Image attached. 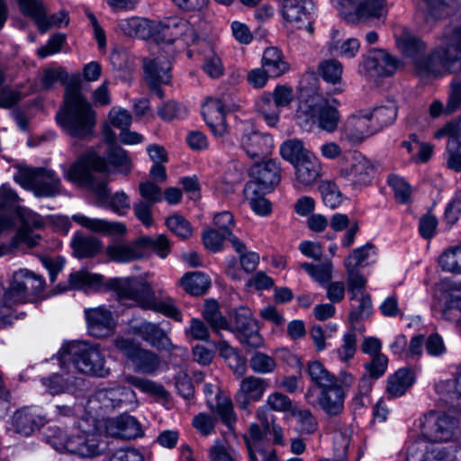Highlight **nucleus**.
<instances>
[{"mask_svg": "<svg viewBox=\"0 0 461 461\" xmlns=\"http://www.w3.org/2000/svg\"><path fill=\"white\" fill-rule=\"evenodd\" d=\"M133 332L158 349L171 351L175 346L166 332L156 323L143 321L132 327Z\"/></svg>", "mask_w": 461, "mask_h": 461, "instance_id": "obj_32", "label": "nucleus"}, {"mask_svg": "<svg viewBox=\"0 0 461 461\" xmlns=\"http://www.w3.org/2000/svg\"><path fill=\"white\" fill-rule=\"evenodd\" d=\"M105 253L110 260L117 263H129L144 257V251L140 249L139 239L131 243H114L108 245Z\"/></svg>", "mask_w": 461, "mask_h": 461, "instance_id": "obj_35", "label": "nucleus"}, {"mask_svg": "<svg viewBox=\"0 0 461 461\" xmlns=\"http://www.w3.org/2000/svg\"><path fill=\"white\" fill-rule=\"evenodd\" d=\"M312 4L307 0H285L279 6L282 17L296 29H305L309 33L313 32Z\"/></svg>", "mask_w": 461, "mask_h": 461, "instance_id": "obj_21", "label": "nucleus"}, {"mask_svg": "<svg viewBox=\"0 0 461 461\" xmlns=\"http://www.w3.org/2000/svg\"><path fill=\"white\" fill-rule=\"evenodd\" d=\"M235 334L241 344L248 348H255L263 345V339L258 333L257 321L248 308L237 309L230 317L229 329H225Z\"/></svg>", "mask_w": 461, "mask_h": 461, "instance_id": "obj_17", "label": "nucleus"}, {"mask_svg": "<svg viewBox=\"0 0 461 461\" xmlns=\"http://www.w3.org/2000/svg\"><path fill=\"white\" fill-rule=\"evenodd\" d=\"M370 122H375L377 132L383 128L393 123L397 117V105L394 102H388L385 105L375 108L366 113Z\"/></svg>", "mask_w": 461, "mask_h": 461, "instance_id": "obj_46", "label": "nucleus"}, {"mask_svg": "<svg viewBox=\"0 0 461 461\" xmlns=\"http://www.w3.org/2000/svg\"><path fill=\"white\" fill-rule=\"evenodd\" d=\"M414 382L409 369L401 368L387 379L386 392L392 398L403 395Z\"/></svg>", "mask_w": 461, "mask_h": 461, "instance_id": "obj_43", "label": "nucleus"}, {"mask_svg": "<svg viewBox=\"0 0 461 461\" xmlns=\"http://www.w3.org/2000/svg\"><path fill=\"white\" fill-rule=\"evenodd\" d=\"M319 74L328 83L337 85L341 81L342 64L337 59H326L319 64Z\"/></svg>", "mask_w": 461, "mask_h": 461, "instance_id": "obj_58", "label": "nucleus"}, {"mask_svg": "<svg viewBox=\"0 0 461 461\" xmlns=\"http://www.w3.org/2000/svg\"><path fill=\"white\" fill-rule=\"evenodd\" d=\"M441 317L451 321L461 318V292L448 295L441 310Z\"/></svg>", "mask_w": 461, "mask_h": 461, "instance_id": "obj_64", "label": "nucleus"}, {"mask_svg": "<svg viewBox=\"0 0 461 461\" xmlns=\"http://www.w3.org/2000/svg\"><path fill=\"white\" fill-rule=\"evenodd\" d=\"M59 126L69 136L85 139L91 135L96 122V113L77 86L67 88L63 108L57 113Z\"/></svg>", "mask_w": 461, "mask_h": 461, "instance_id": "obj_3", "label": "nucleus"}, {"mask_svg": "<svg viewBox=\"0 0 461 461\" xmlns=\"http://www.w3.org/2000/svg\"><path fill=\"white\" fill-rule=\"evenodd\" d=\"M311 151L307 149L300 140H288L280 146L282 158L289 161L293 166L297 164Z\"/></svg>", "mask_w": 461, "mask_h": 461, "instance_id": "obj_50", "label": "nucleus"}, {"mask_svg": "<svg viewBox=\"0 0 461 461\" xmlns=\"http://www.w3.org/2000/svg\"><path fill=\"white\" fill-rule=\"evenodd\" d=\"M294 100V90L286 85L277 86L272 94H264L258 108L267 125L274 127L279 122L280 108L287 107Z\"/></svg>", "mask_w": 461, "mask_h": 461, "instance_id": "obj_19", "label": "nucleus"}, {"mask_svg": "<svg viewBox=\"0 0 461 461\" xmlns=\"http://www.w3.org/2000/svg\"><path fill=\"white\" fill-rule=\"evenodd\" d=\"M319 189L321 194L322 201L327 207L335 209L342 203V194L334 182H322Z\"/></svg>", "mask_w": 461, "mask_h": 461, "instance_id": "obj_62", "label": "nucleus"}, {"mask_svg": "<svg viewBox=\"0 0 461 461\" xmlns=\"http://www.w3.org/2000/svg\"><path fill=\"white\" fill-rule=\"evenodd\" d=\"M59 360L63 368L70 366L74 374L76 370L97 376H104L108 373L104 356L96 344L70 342L59 351Z\"/></svg>", "mask_w": 461, "mask_h": 461, "instance_id": "obj_4", "label": "nucleus"}, {"mask_svg": "<svg viewBox=\"0 0 461 461\" xmlns=\"http://www.w3.org/2000/svg\"><path fill=\"white\" fill-rule=\"evenodd\" d=\"M436 392L450 399H457L461 396V365L458 366L456 370V376L455 379H447L440 381L435 385Z\"/></svg>", "mask_w": 461, "mask_h": 461, "instance_id": "obj_60", "label": "nucleus"}, {"mask_svg": "<svg viewBox=\"0 0 461 461\" xmlns=\"http://www.w3.org/2000/svg\"><path fill=\"white\" fill-rule=\"evenodd\" d=\"M345 398L344 389L335 382L321 388L318 405L328 416H338L344 410Z\"/></svg>", "mask_w": 461, "mask_h": 461, "instance_id": "obj_29", "label": "nucleus"}, {"mask_svg": "<svg viewBox=\"0 0 461 461\" xmlns=\"http://www.w3.org/2000/svg\"><path fill=\"white\" fill-rule=\"evenodd\" d=\"M398 49L411 58L415 69L420 76H438L442 74V65L439 62V51L436 49L430 55H425V44L409 32L396 35Z\"/></svg>", "mask_w": 461, "mask_h": 461, "instance_id": "obj_6", "label": "nucleus"}, {"mask_svg": "<svg viewBox=\"0 0 461 461\" xmlns=\"http://www.w3.org/2000/svg\"><path fill=\"white\" fill-rule=\"evenodd\" d=\"M307 373L311 380L320 388L337 382V377L332 375L318 360L307 363Z\"/></svg>", "mask_w": 461, "mask_h": 461, "instance_id": "obj_53", "label": "nucleus"}, {"mask_svg": "<svg viewBox=\"0 0 461 461\" xmlns=\"http://www.w3.org/2000/svg\"><path fill=\"white\" fill-rule=\"evenodd\" d=\"M88 404L92 410L99 408L113 411L118 408L129 411L137 407L138 400L135 392L131 388L116 386L97 390L88 401Z\"/></svg>", "mask_w": 461, "mask_h": 461, "instance_id": "obj_14", "label": "nucleus"}, {"mask_svg": "<svg viewBox=\"0 0 461 461\" xmlns=\"http://www.w3.org/2000/svg\"><path fill=\"white\" fill-rule=\"evenodd\" d=\"M437 49L443 69L448 73L461 71V18L452 21L447 26Z\"/></svg>", "mask_w": 461, "mask_h": 461, "instance_id": "obj_12", "label": "nucleus"}, {"mask_svg": "<svg viewBox=\"0 0 461 461\" xmlns=\"http://www.w3.org/2000/svg\"><path fill=\"white\" fill-rule=\"evenodd\" d=\"M107 435L122 439H133L140 436L141 427L138 420L130 415H120L104 422Z\"/></svg>", "mask_w": 461, "mask_h": 461, "instance_id": "obj_28", "label": "nucleus"}, {"mask_svg": "<svg viewBox=\"0 0 461 461\" xmlns=\"http://www.w3.org/2000/svg\"><path fill=\"white\" fill-rule=\"evenodd\" d=\"M119 300L131 301V305H137L144 310L162 313L167 318L181 322L182 313L171 297L157 301L155 292L149 283L135 277H116L107 282Z\"/></svg>", "mask_w": 461, "mask_h": 461, "instance_id": "obj_2", "label": "nucleus"}, {"mask_svg": "<svg viewBox=\"0 0 461 461\" xmlns=\"http://www.w3.org/2000/svg\"><path fill=\"white\" fill-rule=\"evenodd\" d=\"M72 220L90 231L104 235H122L126 232V226L119 221H110L99 218H90L83 214H74Z\"/></svg>", "mask_w": 461, "mask_h": 461, "instance_id": "obj_34", "label": "nucleus"}, {"mask_svg": "<svg viewBox=\"0 0 461 461\" xmlns=\"http://www.w3.org/2000/svg\"><path fill=\"white\" fill-rule=\"evenodd\" d=\"M203 319L208 322L212 330L219 336H221V330L223 329H229V321L222 315L219 309V304L214 300H207L204 303Z\"/></svg>", "mask_w": 461, "mask_h": 461, "instance_id": "obj_47", "label": "nucleus"}, {"mask_svg": "<svg viewBox=\"0 0 461 461\" xmlns=\"http://www.w3.org/2000/svg\"><path fill=\"white\" fill-rule=\"evenodd\" d=\"M131 362L136 372L145 375L156 373L161 365L160 358L156 353L141 347L134 355Z\"/></svg>", "mask_w": 461, "mask_h": 461, "instance_id": "obj_44", "label": "nucleus"}, {"mask_svg": "<svg viewBox=\"0 0 461 461\" xmlns=\"http://www.w3.org/2000/svg\"><path fill=\"white\" fill-rule=\"evenodd\" d=\"M203 392L210 410L219 415L229 429L233 430L237 416L231 400L222 394L217 386L210 384H204Z\"/></svg>", "mask_w": 461, "mask_h": 461, "instance_id": "obj_25", "label": "nucleus"}, {"mask_svg": "<svg viewBox=\"0 0 461 461\" xmlns=\"http://www.w3.org/2000/svg\"><path fill=\"white\" fill-rule=\"evenodd\" d=\"M90 169L97 172L105 171L107 165L104 158L95 152L86 153L69 167L66 178L71 182L86 183L96 196L103 199L106 194V182L96 181L92 176Z\"/></svg>", "mask_w": 461, "mask_h": 461, "instance_id": "obj_9", "label": "nucleus"}, {"mask_svg": "<svg viewBox=\"0 0 461 461\" xmlns=\"http://www.w3.org/2000/svg\"><path fill=\"white\" fill-rule=\"evenodd\" d=\"M47 441L58 451L67 450L81 457H94L106 448L103 425L93 417L83 418L70 433L59 427L49 429Z\"/></svg>", "mask_w": 461, "mask_h": 461, "instance_id": "obj_1", "label": "nucleus"}, {"mask_svg": "<svg viewBox=\"0 0 461 461\" xmlns=\"http://www.w3.org/2000/svg\"><path fill=\"white\" fill-rule=\"evenodd\" d=\"M294 167L297 182L305 186L312 185L321 176V162L312 152L305 155Z\"/></svg>", "mask_w": 461, "mask_h": 461, "instance_id": "obj_33", "label": "nucleus"}, {"mask_svg": "<svg viewBox=\"0 0 461 461\" xmlns=\"http://www.w3.org/2000/svg\"><path fill=\"white\" fill-rule=\"evenodd\" d=\"M117 30L131 37L149 38L153 33V23L141 17L121 19L117 22Z\"/></svg>", "mask_w": 461, "mask_h": 461, "instance_id": "obj_38", "label": "nucleus"}, {"mask_svg": "<svg viewBox=\"0 0 461 461\" xmlns=\"http://www.w3.org/2000/svg\"><path fill=\"white\" fill-rule=\"evenodd\" d=\"M293 416L296 420V430L303 435H310L314 433L318 428L316 418L309 410L294 409Z\"/></svg>", "mask_w": 461, "mask_h": 461, "instance_id": "obj_56", "label": "nucleus"}, {"mask_svg": "<svg viewBox=\"0 0 461 461\" xmlns=\"http://www.w3.org/2000/svg\"><path fill=\"white\" fill-rule=\"evenodd\" d=\"M42 422V419L28 408L17 411L13 417L14 431L23 436L31 435Z\"/></svg>", "mask_w": 461, "mask_h": 461, "instance_id": "obj_40", "label": "nucleus"}, {"mask_svg": "<svg viewBox=\"0 0 461 461\" xmlns=\"http://www.w3.org/2000/svg\"><path fill=\"white\" fill-rule=\"evenodd\" d=\"M340 15L348 23L384 18L388 9L385 0H339Z\"/></svg>", "mask_w": 461, "mask_h": 461, "instance_id": "obj_15", "label": "nucleus"}, {"mask_svg": "<svg viewBox=\"0 0 461 461\" xmlns=\"http://www.w3.org/2000/svg\"><path fill=\"white\" fill-rule=\"evenodd\" d=\"M375 254V247L371 243H366L363 247L354 249L352 253L345 258L344 266L347 270L357 269V267L364 264Z\"/></svg>", "mask_w": 461, "mask_h": 461, "instance_id": "obj_61", "label": "nucleus"}, {"mask_svg": "<svg viewBox=\"0 0 461 461\" xmlns=\"http://www.w3.org/2000/svg\"><path fill=\"white\" fill-rule=\"evenodd\" d=\"M376 132L375 122H370L366 113L353 115L347 120L342 129V138L351 144H358Z\"/></svg>", "mask_w": 461, "mask_h": 461, "instance_id": "obj_26", "label": "nucleus"}, {"mask_svg": "<svg viewBox=\"0 0 461 461\" xmlns=\"http://www.w3.org/2000/svg\"><path fill=\"white\" fill-rule=\"evenodd\" d=\"M106 158H104L108 172L109 166H111L116 172L122 175H128L132 169V161L125 149L119 146L109 147L105 152Z\"/></svg>", "mask_w": 461, "mask_h": 461, "instance_id": "obj_41", "label": "nucleus"}, {"mask_svg": "<svg viewBox=\"0 0 461 461\" xmlns=\"http://www.w3.org/2000/svg\"><path fill=\"white\" fill-rule=\"evenodd\" d=\"M152 37L158 42L172 44L180 41L189 46L199 40V33L188 20L175 16L153 23Z\"/></svg>", "mask_w": 461, "mask_h": 461, "instance_id": "obj_11", "label": "nucleus"}, {"mask_svg": "<svg viewBox=\"0 0 461 461\" xmlns=\"http://www.w3.org/2000/svg\"><path fill=\"white\" fill-rule=\"evenodd\" d=\"M280 170L277 164L273 160L264 163H256L250 168L251 180L248 183H254L258 189L271 192L280 182Z\"/></svg>", "mask_w": 461, "mask_h": 461, "instance_id": "obj_27", "label": "nucleus"}, {"mask_svg": "<svg viewBox=\"0 0 461 461\" xmlns=\"http://www.w3.org/2000/svg\"><path fill=\"white\" fill-rule=\"evenodd\" d=\"M267 388V382L264 378L253 375L244 378L235 399L241 409H247L251 402L259 401Z\"/></svg>", "mask_w": 461, "mask_h": 461, "instance_id": "obj_31", "label": "nucleus"}, {"mask_svg": "<svg viewBox=\"0 0 461 461\" xmlns=\"http://www.w3.org/2000/svg\"><path fill=\"white\" fill-rule=\"evenodd\" d=\"M438 263L445 271L461 273V246L446 250L439 257Z\"/></svg>", "mask_w": 461, "mask_h": 461, "instance_id": "obj_63", "label": "nucleus"}, {"mask_svg": "<svg viewBox=\"0 0 461 461\" xmlns=\"http://www.w3.org/2000/svg\"><path fill=\"white\" fill-rule=\"evenodd\" d=\"M245 198L249 201L250 208L258 215L265 216L271 211L269 202L264 197L267 193L258 189L254 183H247L244 187Z\"/></svg>", "mask_w": 461, "mask_h": 461, "instance_id": "obj_45", "label": "nucleus"}, {"mask_svg": "<svg viewBox=\"0 0 461 461\" xmlns=\"http://www.w3.org/2000/svg\"><path fill=\"white\" fill-rule=\"evenodd\" d=\"M298 124L305 131L314 127L331 133L336 131L339 114L333 104L321 95H312L302 100L296 113Z\"/></svg>", "mask_w": 461, "mask_h": 461, "instance_id": "obj_5", "label": "nucleus"}, {"mask_svg": "<svg viewBox=\"0 0 461 461\" xmlns=\"http://www.w3.org/2000/svg\"><path fill=\"white\" fill-rule=\"evenodd\" d=\"M300 267L305 270L315 282L322 286L326 285L332 277L333 266L330 260H326L319 265L305 262L302 263Z\"/></svg>", "mask_w": 461, "mask_h": 461, "instance_id": "obj_51", "label": "nucleus"}, {"mask_svg": "<svg viewBox=\"0 0 461 461\" xmlns=\"http://www.w3.org/2000/svg\"><path fill=\"white\" fill-rule=\"evenodd\" d=\"M43 225L42 218L35 212H28L23 219V226L19 230L13 240L12 246L1 245L0 257L9 254L13 248H16L19 244L24 243L28 247L32 248L37 245L39 236L33 235L30 231V228H41Z\"/></svg>", "mask_w": 461, "mask_h": 461, "instance_id": "obj_30", "label": "nucleus"}, {"mask_svg": "<svg viewBox=\"0 0 461 461\" xmlns=\"http://www.w3.org/2000/svg\"><path fill=\"white\" fill-rule=\"evenodd\" d=\"M179 285L186 293L197 296L203 294L209 289L211 279L203 272H187L179 280Z\"/></svg>", "mask_w": 461, "mask_h": 461, "instance_id": "obj_42", "label": "nucleus"}, {"mask_svg": "<svg viewBox=\"0 0 461 461\" xmlns=\"http://www.w3.org/2000/svg\"><path fill=\"white\" fill-rule=\"evenodd\" d=\"M139 244L142 251L146 249H152L161 258H165L171 248L169 240L164 234H160L157 237L143 236L139 238Z\"/></svg>", "mask_w": 461, "mask_h": 461, "instance_id": "obj_54", "label": "nucleus"}, {"mask_svg": "<svg viewBox=\"0 0 461 461\" xmlns=\"http://www.w3.org/2000/svg\"><path fill=\"white\" fill-rule=\"evenodd\" d=\"M240 136V148L251 158L267 156L273 149V139L270 135L258 131L249 122H240L236 127Z\"/></svg>", "mask_w": 461, "mask_h": 461, "instance_id": "obj_16", "label": "nucleus"}, {"mask_svg": "<svg viewBox=\"0 0 461 461\" xmlns=\"http://www.w3.org/2000/svg\"><path fill=\"white\" fill-rule=\"evenodd\" d=\"M202 114L216 139L224 146L234 145L226 124L225 105L221 99L208 98L203 105Z\"/></svg>", "mask_w": 461, "mask_h": 461, "instance_id": "obj_20", "label": "nucleus"}, {"mask_svg": "<svg viewBox=\"0 0 461 461\" xmlns=\"http://www.w3.org/2000/svg\"><path fill=\"white\" fill-rule=\"evenodd\" d=\"M14 178L37 197H55L62 193L60 178L50 169L21 167Z\"/></svg>", "mask_w": 461, "mask_h": 461, "instance_id": "obj_8", "label": "nucleus"}, {"mask_svg": "<svg viewBox=\"0 0 461 461\" xmlns=\"http://www.w3.org/2000/svg\"><path fill=\"white\" fill-rule=\"evenodd\" d=\"M88 333L95 338L112 336L116 329V320L104 306L86 308L84 311Z\"/></svg>", "mask_w": 461, "mask_h": 461, "instance_id": "obj_23", "label": "nucleus"}, {"mask_svg": "<svg viewBox=\"0 0 461 461\" xmlns=\"http://www.w3.org/2000/svg\"><path fill=\"white\" fill-rule=\"evenodd\" d=\"M98 204L110 208L113 212L118 215H124L131 208V201L129 196L122 191L114 193L113 195L108 196V189L104 198L101 199L97 196Z\"/></svg>", "mask_w": 461, "mask_h": 461, "instance_id": "obj_48", "label": "nucleus"}, {"mask_svg": "<svg viewBox=\"0 0 461 461\" xmlns=\"http://www.w3.org/2000/svg\"><path fill=\"white\" fill-rule=\"evenodd\" d=\"M234 249L240 254V260L242 268L248 272H253L259 262V256L255 252H246V247L238 238H230Z\"/></svg>", "mask_w": 461, "mask_h": 461, "instance_id": "obj_57", "label": "nucleus"}, {"mask_svg": "<svg viewBox=\"0 0 461 461\" xmlns=\"http://www.w3.org/2000/svg\"><path fill=\"white\" fill-rule=\"evenodd\" d=\"M261 63L262 68L266 69L270 77H279L290 69L284 54L276 47H269L265 50Z\"/></svg>", "mask_w": 461, "mask_h": 461, "instance_id": "obj_37", "label": "nucleus"}, {"mask_svg": "<svg viewBox=\"0 0 461 461\" xmlns=\"http://www.w3.org/2000/svg\"><path fill=\"white\" fill-rule=\"evenodd\" d=\"M215 348L220 351V355L225 357L228 364L234 373L242 375L245 371L246 361L240 357L235 350L225 341L221 340L215 344Z\"/></svg>", "mask_w": 461, "mask_h": 461, "instance_id": "obj_55", "label": "nucleus"}, {"mask_svg": "<svg viewBox=\"0 0 461 461\" xmlns=\"http://www.w3.org/2000/svg\"><path fill=\"white\" fill-rule=\"evenodd\" d=\"M447 137L445 151V160L448 168L461 171V113L443 124L434 132L437 140Z\"/></svg>", "mask_w": 461, "mask_h": 461, "instance_id": "obj_18", "label": "nucleus"}, {"mask_svg": "<svg viewBox=\"0 0 461 461\" xmlns=\"http://www.w3.org/2000/svg\"><path fill=\"white\" fill-rule=\"evenodd\" d=\"M171 62L170 58L159 55L153 59H144L143 68L145 79L153 91L159 98L163 97V92L160 89L161 84H167L170 79Z\"/></svg>", "mask_w": 461, "mask_h": 461, "instance_id": "obj_24", "label": "nucleus"}, {"mask_svg": "<svg viewBox=\"0 0 461 461\" xmlns=\"http://www.w3.org/2000/svg\"><path fill=\"white\" fill-rule=\"evenodd\" d=\"M345 163H340L337 172V180L345 185L362 187L368 185L374 176L372 162L359 152L344 156Z\"/></svg>", "mask_w": 461, "mask_h": 461, "instance_id": "obj_10", "label": "nucleus"}, {"mask_svg": "<svg viewBox=\"0 0 461 461\" xmlns=\"http://www.w3.org/2000/svg\"><path fill=\"white\" fill-rule=\"evenodd\" d=\"M399 65V59L386 50L372 49L363 57L358 73L366 80L376 81L394 75Z\"/></svg>", "mask_w": 461, "mask_h": 461, "instance_id": "obj_13", "label": "nucleus"}, {"mask_svg": "<svg viewBox=\"0 0 461 461\" xmlns=\"http://www.w3.org/2000/svg\"><path fill=\"white\" fill-rule=\"evenodd\" d=\"M73 255L77 258H87L96 256L102 249V241L81 231L76 232L70 242Z\"/></svg>", "mask_w": 461, "mask_h": 461, "instance_id": "obj_36", "label": "nucleus"}, {"mask_svg": "<svg viewBox=\"0 0 461 461\" xmlns=\"http://www.w3.org/2000/svg\"><path fill=\"white\" fill-rule=\"evenodd\" d=\"M360 43L356 38L343 41L333 40L330 45V52L344 59H353L358 53Z\"/></svg>", "mask_w": 461, "mask_h": 461, "instance_id": "obj_59", "label": "nucleus"}, {"mask_svg": "<svg viewBox=\"0 0 461 461\" xmlns=\"http://www.w3.org/2000/svg\"><path fill=\"white\" fill-rule=\"evenodd\" d=\"M44 286L42 276L28 270L20 269L13 276V280L7 291L3 288L0 294V314H5V309H11L14 305L23 303L30 296L40 294Z\"/></svg>", "mask_w": 461, "mask_h": 461, "instance_id": "obj_7", "label": "nucleus"}, {"mask_svg": "<svg viewBox=\"0 0 461 461\" xmlns=\"http://www.w3.org/2000/svg\"><path fill=\"white\" fill-rule=\"evenodd\" d=\"M125 382L151 396L158 398L167 397V391L164 389V387L161 384L149 379L135 375H127L125 376Z\"/></svg>", "mask_w": 461, "mask_h": 461, "instance_id": "obj_52", "label": "nucleus"}, {"mask_svg": "<svg viewBox=\"0 0 461 461\" xmlns=\"http://www.w3.org/2000/svg\"><path fill=\"white\" fill-rule=\"evenodd\" d=\"M419 461H456V450L452 446L430 445L418 456Z\"/></svg>", "mask_w": 461, "mask_h": 461, "instance_id": "obj_49", "label": "nucleus"}, {"mask_svg": "<svg viewBox=\"0 0 461 461\" xmlns=\"http://www.w3.org/2000/svg\"><path fill=\"white\" fill-rule=\"evenodd\" d=\"M59 366L62 374H54L48 379L42 380V384L45 385L47 391L51 394L72 391L77 384V378L75 377L73 371L70 369V366L63 368L60 362Z\"/></svg>", "mask_w": 461, "mask_h": 461, "instance_id": "obj_39", "label": "nucleus"}, {"mask_svg": "<svg viewBox=\"0 0 461 461\" xmlns=\"http://www.w3.org/2000/svg\"><path fill=\"white\" fill-rule=\"evenodd\" d=\"M19 4L22 12L32 17L43 32L52 26L59 28L67 26L69 23L68 14L65 11L47 17L45 7L40 0H19Z\"/></svg>", "mask_w": 461, "mask_h": 461, "instance_id": "obj_22", "label": "nucleus"}]
</instances>
